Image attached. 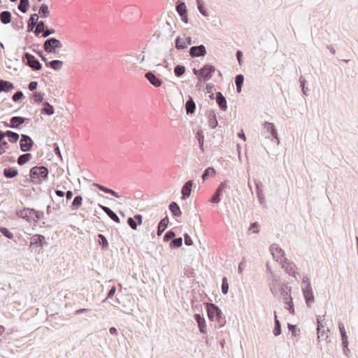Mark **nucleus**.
<instances>
[{"instance_id": "nucleus-1", "label": "nucleus", "mask_w": 358, "mask_h": 358, "mask_svg": "<svg viewBox=\"0 0 358 358\" xmlns=\"http://www.w3.org/2000/svg\"><path fill=\"white\" fill-rule=\"evenodd\" d=\"M49 171L44 166H36L29 171L30 180L35 184H41L48 178Z\"/></svg>"}, {"instance_id": "nucleus-2", "label": "nucleus", "mask_w": 358, "mask_h": 358, "mask_svg": "<svg viewBox=\"0 0 358 358\" xmlns=\"http://www.w3.org/2000/svg\"><path fill=\"white\" fill-rule=\"evenodd\" d=\"M287 285V283L281 282L279 275L273 272H271V276L268 278V285L273 296H278L280 291L283 288V286Z\"/></svg>"}, {"instance_id": "nucleus-3", "label": "nucleus", "mask_w": 358, "mask_h": 358, "mask_svg": "<svg viewBox=\"0 0 358 358\" xmlns=\"http://www.w3.org/2000/svg\"><path fill=\"white\" fill-rule=\"evenodd\" d=\"M62 47V42L55 38H49L43 43V48L48 53H57V48H61Z\"/></svg>"}, {"instance_id": "nucleus-4", "label": "nucleus", "mask_w": 358, "mask_h": 358, "mask_svg": "<svg viewBox=\"0 0 358 358\" xmlns=\"http://www.w3.org/2000/svg\"><path fill=\"white\" fill-rule=\"evenodd\" d=\"M282 268H283L287 273L297 279L299 273L296 271V266L292 262H289L287 259L281 261Z\"/></svg>"}, {"instance_id": "nucleus-5", "label": "nucleus", "mask_w": 358, "mask_h": 358, "mask_svg": "<svg viewBox=\"0 0 358 358\" xmlns=\"http://www.w3.org/2000/svg\"><path fill=\"white\" fill-rule=\"evenodd\" d=\"M192 43V40L190 36H186L183 34L182 36H178L176 38L175 44L177 50H184L188 47V45Z\"/></svg>"}, {"instance_id": "nucleus-6", "label": "nucleus", "mask_w": 358, "mask_h": 358, "mask_svg": "<svg viewBox=\"0 0 358 358\" xmlns=\"http://www.w3.org/2000/svg\"><path fill=\"white\" fill-rule=\"evenodd\" d=\"M338 329L341 336L342 345L343 348V353L348 356V353L350 352V350L348 348V341L347 333L345 329L344 324L341 322H338Z\"/></svg>"}, {"instance_id": "nucleus-7", "label": "nucleus", "mask_w": 358, "mask_h": 358, "mask_svg": "<svg viewBox=\"0 0 358 358\" xmlns=\"http://www.w3.org/2000/svg\"><path fill=\"white\" fill-rule=\"evenodd\" d=\"M34 141L27 134H22L20 140V150L22 152L30 151L33 147Z\"/></svg>"}, {"instance_id": "nucleus-8", "label": "nucleus", "mask_w": 358, "mask_h": 358, "mask_svg": "<svg viewBox=\"0 0 358 358\" xmlns=\"http://www.w3.org/2000/svg\"><path fill=\"white\" fill-rule=\"evenodd\" d=\"M24 58L27 59L26 64L31 68L33 70H41L42 65L39 61L31 54L26 52L24 54Z\"/></svg>"}, {"instance_id": "nucleus-9", "label": "nucleus", "mask_w": 358, "mask_h": 358, "mask_svg": "<svg viewBox=\"0 0 358 358\" xmlns=\"http://www.w3.org/2000/svg\"><path fill=\"white\" fill-rule=\"evenodd\" d=\"M303 294L307 306L310 307L311 304L315 301V297L313 295L311 284H308V285H306V287L303 288Z\"/></svg>"}, {"instance_id": "nucleus-10", "label": "nucleus", "mask_w": 358, "mask_h": 358, "mask_svg": "<svg viewBox=\"0 0 358 358\" xmlns=\"http://www.w3.org/2000/svg\"><path fill=\"white\" fill-rule=\"evenodd\" d=\"M206 53V49L203 45L192 46L189 50V54L192 58L203 57Z\"/></svg>"}, {"instance_id": "nucleus-11", "label": "nucleus", "mask_w": 358, "mask_h": 358, "mask_svg": "<svg viewBox=\"0 0 358 358\" xmlns=\"http://www.w3.org/2000/svg\"><path fill=\"white\" fill-rule=\"evenodd\" d=\"M216 71L214 66L211 64H206L203 66V74H201V80L208 81L213 77V73Z\"/></svg>"}, {"instance_id": "nucleus-12", "label": "nucleus", "mask_w": 358, "mask_h": 358, "mask_svg": "<svg viewBox=\"0 0 358 358\" xmlns=\"http://www.w3.org/2000/svg\"><path fill=\"white\" fill-rule=\"evenodd\" d=\"M176 11L184 23L188 22L187 9L184 2H180L176 5Z\"/></svg>"}, {"instance_id": "nucleus-13", "label": "nucleus", "mask_w": 358, "mask_h": 358, "mask_svg": "<svg viewBox=\"0 0 358 358\" xmlns=\"http://www.w3.org/2000/svg\"><path fill=\"white\" fill-rule=\"evenodd\" d=\"M29 121V119L28 118H25L20 116H14L10 118V124H7L6 126L12 129H17L23 123L28 122Z\"/></svg>"}, {"instance_id": "nucleus-14", "label": "nucleus", "mask_w": 358, "mask_h": 358, "mask_svg": "<svg viewBox=\"0 0 358 358\" xmlns=\"http://www.w3.org/2000/svg\"><path fill=\"white\" fill-rule=\"evenodd\" d=\"M264 129L266 130L267 133H270L273 139L275 140L277 143H280V140L278 136L277 130L275 127L274 124L268 122H265L263 124Z\"/></svg>"}, {"instance_id": "nucleus-15", "label": "nucleus", "mask_w": 358, "mask_h": 358, "mask_svg": "<svg viewBox=\"0 0 358 358\" xmlns=\"http://www.w3.org/2000/svg\"><path fill=\"white\" fill-rule=\"evenodd\" d=\"M227 183L226 181L222 182L217 187L214 195L210 199V202L218 203L220 201V196L222 191L226 188Z\"/></svg>"}, {"instance_id": "nucleus-16", "label": "nucleus", "mask_w": 358, "mask_h": 358, "mask_svg": "<svg viewBox=\"0 0 358 358\" xmlns=\"http://www.w3.org/2000/svg\"><path fill=\"white\" fill-rule=\"evenodd\" d=\"M46 243L45 237L41 234H35L31 238L30 247L33 248H42Z\"/></svg>"}, {"instance_id": "nucleus-17", "label": "nucleus", "mask_w": 358, "mask_h": 358, "mask_svg": "<svg viewBox=\"0 0 358 358\" xmlns=\"http://www.w3.org/2000/svg\"><path fill=\"white\" fill-rule=\"evenodd\" d=\"M207 313L208 319L211 321L215 320L216 315L220 313V309L214 303L207 304Z\"/></svg>"}, {"instance_id": "nucleus-18", "label": "nucleus", "mask_w": 358, "mask_h": 358, "mask_svg": "<svg viewBox=\"0 0 358 358\" xmlns=\"http://www.w3.org/2000/svg\"><path fill=\"white\" fill-rule=\"evenodd\" d=\"M32 208H24L17 212V215L28 222H32L34 217L32 215Z\"/></svg>"}, {"instance_id": "nucleus-19", "label": "nucleus", "mask_w": 358, "mask_h": 358, "mask_svg": "<svg viewBox=\"0 0 358 358\" xmlns=\"http://www.w3.org/2000/svg\"><path fill=\"white\" fill-rule=\"evenodd\" d=\"M192 185H193V180H192L187 181L184 184V185L182 187V190H181L182 199H186L187 198H188L190 196Z\"/></svg>"}, {"instance_id": "nucleus-20", "label": "nucleus", "mask_w": 358, "mask_h": 358, "mask_svg": "<svg viewBox=\"0 0 358 358\" xmlns=\"http://www.w3.org/2000/svg\"><path fill=\"white\" fill-rule=\"evenodd\" d=\"M145 77L155 87H159L162 84V80L151 71L146 73Z\"/></svg>"}, {"instance_id": "nucleus-21", "label": "nucleus", "mask_w": 358, "mask_h": 358, "mask_svg": "<svg viewBox=\"0 0 358 358\" xmlns=\"http://www.w3.org/2000/svg\"><path fill=\"white\" fill-rule=\"evenodd\" d=\"M270 251L273 258H276L277 260L285 255L284 250L277 244H272L270 246Z\"/></svg>"}, {"instance_id": "nucleus-22", "label": "nucleus", "mask_w": 358, "mask_h": 358, "mask_svg": "<svg viewBox=\"0 0 358 358\" xmlns=\"http://www.w3.org/2000/svg\"><path fill=\"white\" fill-rule=\"evenodd\" d=\"M127 224L132 229H136L137 227L142 224V216L138 214L134 215V217H129Z\"/></svg>"}, {"instance_id": "nucleus-23", "label": "nucleus", "mask_w": 358, "mask_h": 358, "mask_svg": "<svg viewBox=\"0 0 358 358\" xmlns=\"http://www.w3.org/2000/svg\"><path fill=\"white\" fill-rule=\"evenodd\" d=\"M194 317L198 324L200 332L206 334V323L204 317L200 314H195Z\"/></svg>"}, {"instance_id": "nucleus-24", "label": "nucleus", "mask_w": 358, "mask_h": 358, "mask_svg": "<svg viewBox=\"0 0 358 358\" xmlns=\"http://www.w3.org/2000/svg\"><path fill=\"white\" fill-rule=\"evenodd\" d=\"M98 206L111 220H113L114 222L117 223L120 222L119 217L110 208L103 206L101 204H99Z\"/></svg>"}, {"instance_id": "nucleus-25", "label": "nucleus", "mask_w": 358, "mask_h": 358, "mask_svg": "<svg viewBox=\"0 0 358 358\" xmlns=\"http://www.w3.org/2000/svg\"><path fill=\"white\" fill-rule=\"evenodd\" d=\"M292 287L288 285H284L282 290L280 291L279 294L282 296L284 303H287V301L289 299H292L291 296Z\"/></svg>"}, {"instance_id": "nucleus-26", "label": "nucleus", "mask_w": 358, "mask_h": 358, "mask_svg": "<svg viewBox=\"0 0 358 358\" xmlns=\"http://www.w3.org/2000/svg\"><path fill=\"white\" fill-rule=\"evenodd\" d=\"M216 102L222 110H226L227 108V100L223 94L218 92L216 93Z\"/></svg>"}, {"instance_id": "nucleus-27", "label": "nucleus", "mask_w": 358, "mask_h": 358, "mask_svg": "<svg viewBox=\"0 0 358 358\" xmlns=\"http://www.w3.org/2000/svg\"><path fill=\"white\" fill-rule=\"evenodd\" d=\"M15 88L14 85L7 80H0V93L8 92Z\"/></svg>"}, {"instance_id": "nucleus-28", "label": "nucleus", "mask_w": 358, "mask_h": 358, "mask_svg": "<svg viewBox=\"0 0 358 358\" xmlns=\"http://www.w3.org/2000/svg\"><path fill=\"white\" fill-rule=\"evenodd\" d=\"M38 20V15L36 13L32 14L28 20L27 31H33L34 28L36 26Z\"/></svg>"}, {"instance_id": "nucleus-29", "label": "nucleus", "mask_w": 358, "mask_h": 358, "mask_svg": "<svg viewBox=\"0 0 358 358\" xmlns=\"http://www.w3.org/2000/svg\"><path fill=\"white\" fill-rule=\"evenodd\" d=\"M3 176L6 178H13L18 174V171L15 167H8L3 169Z\"/></svg>"}, {"instance_id": "nucleus-30", "label": "nucleus", "mask_w": 358, "mask_h": 358, "mask_svg": "<svg viewBox=\"0 0 358 358\" xmlns=\"http://www.w3.org/2000/svg\"><path fill=\"white\" fill-rule=\"evenodd\" d=\"M208 125L210 128L215 129L217 126V120L214 110H210L208 114Z\"/></svg>"}, {"instance_id": "nucleus-31", "label": "nucleus", "mask_w": 358, "mask_h": 358, "mask_svg": "<svg viewBox=\"0 0 358 358\" xmlns=\"http://www.w3.org/2000/svg\"><path fill=\"white\" fill-rule=\"evenodd\" d=\"M94 186L96 187L99 190L105 192V193H108V194H111L112 196L116 197V198H120V195L116 192H115L113 189H110V188H108L103 185H101L100 184H98V183H94L93 184Z\"/></svg>"}, {"instance_id": "nucleus-32", "label": "nucleus", "mask_w": 358, "mask_h": 358, "mask_svg": "<svg viewBox=\"0 0 358 358\" xmlns=\"http://www.w3.org/2000/svg\"><path fill=\"white\" fill-rule=\"evenodd\" d=\"M169 217L166 216L164 218H163L159 223L158 227H157V235L161 236L162 233L165 231L166 229L168 224H169Z\"/></svg>"}, {"instance_id": "nucleus-33", "label": "nucleus", "mask_w": 358, "mask_h": 358, "mask_svg": "<svg viewBox=\"0 0 358 358\" xmlns=\"http://www.w3.org/2000/svg\"><path fill=\"white\" fill-rule=\"evenodd\" d=\"M196 108L195 103L193 99L190 96L185 103V110L187 114H192L194 113Z\"/></svg>"}, {"instance_id": "nucleus-34", "label": "nucleus", "mask_w": 358, "mask_h": 358, "mask_svg": "<svg viewBox=\"0 0 358 358\" xmlns=\"http://www.w3.org/2000/svg\"><path fill=\"white\" fill-rule=\"evenodd\" d=\"M63 62L60 60H52L51 62H47L46 66L48 67L52 68L55 71H59L60 70L63 66Z\"/></svg>"}, {"instance_id": "nucleus-35", "label": "nucleus", "mask_w": 358, "mask_h": 358, "mask_svg": "<svg viewBox=\"0 0 358 358\" xmlns=\"http://www.w3.org/2000/svg\"><path fill=\"white\" fill-rule=\"evenodd\" d=\"M11 18L12 16L10 11L5 10L0 13V20L3 24H7L10 23L11 21Z\"/></svg>"}, {"instance_id": "nucleus-36", "label": "nucleus", "mask_w": 358, "mask_h": 358, "mask_svg": "<svg viewBox=\"0 0 358 358\" xmlns=\"http://www.w3.org/2000/svg\"><path fill=\"white\" fill-rule=\"evenodd\" d=\"M274 323L275 324L273 333L275 336H278L281 334V324L279 320L278 319L275 312H274Z\"/></svg>"}, {"instance_id": "nucleus-37", "label": "nucleus", "mask_w": 358, "mask_h": 358, "mask_svg": "<svg viewBox=\"0 0 358 358\" xmlns=\"http://www.w3.org/2000/svg\"><path fill=\"white\" fill-rule=\"evenodd\" d=\"M169 210L171 211L173 215L176 217H180L182 215L180 208L177 203L173 201L169 205Z\"/></svg>"}, {"instance_id": "nucleus-38", "label": "nucleus", "mask_w": 358, "mask_h": 358, "mask_svg": "<svg viewBox=\"0 0 358 358\" xmlns=\"http://www.w3.org/2000/svg\"><path fill=\"white\" fill-rule=\"evenodd\" d=\"M98 242L103 250H106L108 248V242L107 238L102 234H98Z\"/></svg>"}, {"instance_id": "nucleus-39", "label": "nucleus", "mask_w": 358, "mask_h": 358, "mask_svg": "<svg viewBox=\"0 0 358 358\" xmlns=\"http://www.w3.org/2000/svg\"><path fill=\"white\" fill-rule=\"evenodd\" d=\"M32 156L29 153L21 155L17 158V164L19 165H24L31 159Z\"/></svg>"}, {"instance_id": "nucleus-40", "label": "nucleus", "mask_w": 358, "mask_h": 358, "mask_svg": "<svg viewBox=\"0 0 358 358\" xmlns=\"http://www.w3.org/2000/svg\"><path fill=\"white\" fill-rule=\"evenodd\" d=\"M44 108H42V113L48 115H52L55 113L54 107L48 102L43 103Z\"/></svg>"}, {"instance_id": "nucleus-41", "label": "nucleus", "mask_w": 358, "mask_h": 358, "mask_svg": "<svg viewBox=\"0 0 358 358\" xmlns=\"http://www.w3.org/2000/svg\"><path fill=\"white\" fill-rule=\"evenodd\" d=\"M83 203V197L80 195L76 196L71 203V208L73 210L78 209Z\"/></svg>"}, {"instance_id": "nucleus-42", "label": "nucleus", "mask_w": 358, "mask_h": 358, "mask_svg": "<svg viewBox=\"0 0 358 358\" xmlns=\"http://www.w3.org/2000/svg\"><path fill=\"white\" fill-rule=\"evenodd\" d=\"M6 136L8 137L10 143H16L20 137L17 133L9 130L6 131Z\"/></svg>"}, {"instance_id": "nucleus-43", "label": "nucleus", "mask_w": 358, "mask_h": 358, "mask_svg": "<svg viewBox=\"0 0 358 358\" xmlns=\"http://www.w3.org/2000/svg\"><path fill=\"white\" fill-rule=\"evenodd\" d=\"M216 171L213 167L207 168L202 174V180H206L209 176H215Z\"/></svg>"}, {"instance_id": "nucleus-44", "label": "nucleus", "mask_w": 358, "mask_h": 358, "mask_svg": "<svg viewBox=\"0 0 358 358\" xmlns=\"http://www.w3.org/2000/svg\"><path fill=\"white\" fill-rule=\"evenodd\" d=\"M29 7V0H20L17 8L23 13H25Z\"/></svg>"}, {"instance_id": "nucleus-45", "label": "nucleus", "mask_w": 358, "mask_h": 358, "mask_svg": "<svg viewBox=\"0 0 358 358\" xmlns=\"http://www.w3.org/2000/svg\"><path fill=\"white\" fill-rule=\"evenodd\" d=\"M38 13L41 17H48L50 13L48 5L43 3L39 8Z\"/></svg>"}, {"instance_id": "nucleus-46", "label": "nucleus", "mask_w": 358, "mask_h": 358, "mask_svg": "<svg viewBox=\"0 0 358 358\" xmlns=\"http://www.w3.org/2000/svg\"><path fill=\"white\" fill-rule=\"evenodd\" d=\"M196 6L199 11L203 16H208V13L206 11V9L204 7V2L203 0H196Z\"/></svg>"}, {"instance_id": "nucleus-47", "label": "nucleus", "mask_w": 358, "mask_h": 358, "mask_svg": "<svg viewBox=\"0 0 358 358\" xmlns=\"http://www.w3.org/2000/svg\"><path fill=\"white\" fill-rule=\"evenodd\" d=\"M32 215L34 217L33 221L35 223H37L43 217L44 213L42 211H37L32 208Z\"/></svg>"}, {"instance_id": "nucleus-48", "label": "nucleus", "mask_w": 358, "mask_h": 358, "mask_svg": "<svg viewBox=\"0 0 358 358\" xmlns=\"http://www.w3.org/2000/svg\"><path fill=\"white\" fill-rule=\"evenodd\" d=\"M182 245V238L181 237L173 238L170 243V248H178Z\"/></svg>"}, {"instance_id": "nucleus-49", "label": "nucleus", "mask_w": 358, "mask_h": 358, "mask_svg": "<svg viewBox=\"0 0 358 358\" xmlns=\"http://www.w3.org/2000/svg\"><path fill=\"white\" fill-rule=\"evenodd\" d=\"M45 23L43 21H40L37 23L36 26V29L34 31V34L36 35V36H38L41 33L43 34V32L45 30Z\"/></svg>"}, {"instance_id": "nucleus-50", "label": "nucleus", "mask_w": 358, "mask_h": 358, "mask_svg": "<svg viewBox=\"0 0 358 358\" xmlns=\"http://www.w3.org/2000/svg\"><path fill=\"white\" fill-rule=\"evenodd\" d=\"M185 72V67L183 65H177L174 68V73L176 76L180 77Z\"/></svg>"}, {"instance_id": "nucleus-51", "label": "nucleus", "mask_w": 358, "mask_h": 358, "mask_svg": "<svg viewBox=\"0 0 358 358\" xmlns=\"http://www.w3.org/2000/svg\"><path fill=\"white\" fill-rule=\"evenodd\" d=\"M215 320H216L217 322L220 327H222L225 324V323H226L225 317L223 315L221 310H220V313L219 315L217 314L216 315V317H215Z\"/></svg>"}, {"instance_id": "nucleus-52", "label": "nucleus", "mask_w": 358, "mask_h": 358, "mask_svg": "<svg viewBox=\"0 0 358 358\" xmlns=\"http://www.w3.org/2000/svg\"><path fill=\"white\" fill-rule=\"evenodd\" d=\"M196 136L199 141L200 149L201 150L202 152H203L204 136L203 134V132L201 131H198Z\"/></svg>"}, {"instance_id": "nucleus-53", "label": "nucleus", "mask_w": 358, "mask_h": 358, "mask_svg": "<svg viewBox=\"0 0 358 358\" xmlns=\"http://www.w3.org/2000/svg\"><path fill=\"white\" fill-rule=\"evenodd\" d=\"M285 304L287 305L285 308L289 311V313L291 315H294V303H293L292 299H289V300L287 301V303H285Z\"/></svg>"}, {"instance_id": "nucleus-54", "label": "nucleus", "mask_w": 358, "mask_h": 358, "mask_svg": "<svg viewBox=\"0 0 358 358\" xmlns=\"http://www.w3.org/2000/svg\"><path fill=\"white\" fill-rule=\"evenodd\" d=\"M45 94L42 92H34L33 94L34 100L36 103H40L43 101Z\"/></svg>"}, {"instance_id": "nucleus-55", "label": "nucleus", "mask_w": 358, "mask_h": 358, "mask_svg": "<svg viewBox=\"0 0 358 358\" xmlns=\"http://www.w3.org/2000/svg\"><path fill=\"white\" fill-rule=\"evenodd\" d=\"M0 232L6 238L12 239L13 238V234L9 231L6 227H0Z\"/></svg>"}, {"instance_id": "nucleus-56", "label": "nucleus", "mask_w": 358, "mask_h": 358, "mask_svg": "<svg viewBox=\"0 0 358 358\" xmlns=\"http://www.w3.org/2000/svg\"><path fill=\"white\" fill-rule=\"evenodd\" d=\"M222 292L224 294H227L228 291H229V284H228V282H227V279L226 277H224L222 280Z\"/></svg>"}, {"instance_id": "nucleus-57", "label": "nucleus", "mask_w": 358, "mask_h": 358, "mask_svg": "<svg viewBox=\"0 0 358 358\" xmlns=\"http://www.w3.org/2000/svg\"><path fill=\"white\" fill-rule=\"evenodd\" d=\"M256 188L258 200L261 204H263V203H264V194L262 190L259 189V185L257 183H256Z\"/></svg>"}, {"instance_id": "nucleus-58", "label": "nucleus", "mask_w": 358, "mask_h": 358, "mask_svg": "<svg viewBox=\"0 0 358 358\" xmlns=\"http://www.w3.org/2000/svg\"><path fill=\"white\" fill-rule=\"evenodd\" d=\"M317 338H320L321 329L324 328V326L322 324V322L320 316H317Z\"/></svg>"}, {"instance_id": "nucleus-59", "label": "nucleus", "mask_w": 358, "mask_h": 358, "mask_svg": "<svg viewBox=\"0 0 358 358\" xmlns=\"http://www.w3.org/2000/svg\"><path fill=\"white\" fill-rule=\"evenodd\" d=\"M176 236V234L172 230L168 231L164 236V241L167 242Z\"/></svg>"}, {"instance_id": "nucleus-60", "label": "nucleus", "mask_w": 358, "mask_h": 358, "mask_svg": "<svg viewBox=\"0 0 358 358\" xmlns=\"http://www.w3.org/2000/svg\"><path fill=\"white\" fill-rule=\"evenodd\" d=\"M24 96L22 92L17 91L13 96L12 99L14 102L18 101Z\"/></svg>"}, {"instance_id": "nucleus-61", "label": "nucleus", "mask_w": 358, "mask_h": 358, "mask_svg": "<svg viewBox=\"0 0 358 358\" xmlns=\"http://www.w3.org/2000/svg\"><path fill=\"white\" fill-rule=\"evenodd\" d=\"M287 327L289 330L292 331V334L294 336H296L297 332H299V329L296 327V325L288 324Z\"/></svg>"}, {"instance_id": "nucleus-62", "label": "nucleus", "mask_w": 358, "mask_h": 358, "mask_svg": "<svg viewBox=\"0 0 358 358\" xmlns=\"http://www.w3.org/2000/svg\"><path fill=\"white\" fill-rule=\"evenodd\" d=\"M244 81V76L242 74H238L235 77L236 85H243Z\"/></svg>"}, {"instance_id": "nucleus-63", "label": "nucleus", "mask_w": 358, "mask_h": 358, "mask_svg": "<svg viewBox=\"0 0 358 358\" xmlns=\"http://www.w3.org/2000/svg\"><path fill=\"white\" fill-rule=\"evenodd\" d=\"M55 32V29L52 28L50 29H45L44 31L42 34V37L46 38L51 34H53Z\"/></svg>"}, {"instance_id": "nucleus-64", "label": "nucleus", "mask_w": 358, "mask_h": 358, "mask_svg": "<svg viewBox=\"0 0 358 358\" xmlns=\"http://www.w3.org/2000/svg\"><path fill=\"white\" fill-rule=\"evenodd\" d=\"M259 224L257 222H253L251 224L250 228H249V231H251L252 230V232L253 233H259Z\"/></svg>"}]
</instances>
